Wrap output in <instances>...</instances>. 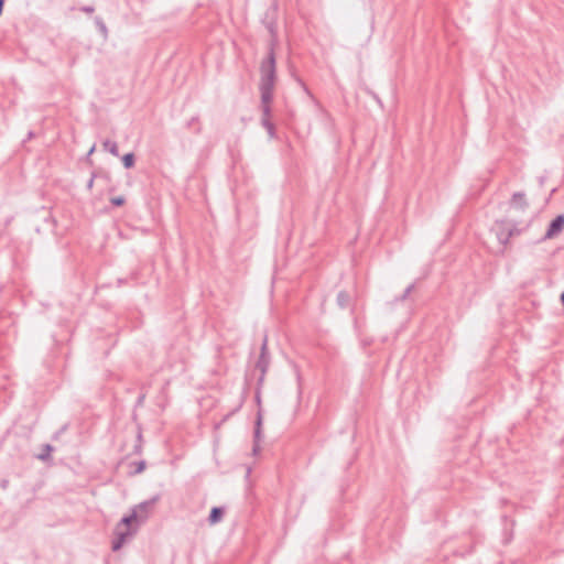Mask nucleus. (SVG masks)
Listing matches in <instances>:
<instances>
[{"label": "nucleus", "instance_id": "nucleus-15", "mask_svg": "<svg viewBox=\"0 0 564 564\" xmlns=\"http://www.w3.org/2000/svg\"><path fill=\"white\" fill-rule=\"evenodd\" d=\"M95 24L98 28L99 32L105 37H107V35H108V28H107L106 23L104 22V20L100 17H96L95 18Z\"/></svg>", "mask_w": 564, "mask_h": 564}, {"label": "nucleus", "instance_id": "nucleus-1", "mask_svg": "<svg viewBox=\"0 0 564 564\" xmlns=\"http://www.w3.org/2000/svg\"><path fill=\"white\" fill-rule=\"evenodd\" d=\"M276 80V70H273L272 63L264 67V70H260V109L262 112L261 120H271V104L273 100V91Z\"/></svg>", "mask_w": 564, "mask_h": 564}, {"label": "nucleus", "instance_id": "nucleus-13", "mask_svg": "<svg viewBox=\"0 0 564 564\" xmlns=\"http://www.w3.org/2000/svg\"><path fill=\"white\" fill-rule=\"evenodd\" d=\"M102 147L106 151H108L109 153H111L112 155L115 156H118L119 155V150H118V144L117 142L115 141H111V140H105L102 142Z\"/></svg>", "mask_w": 564, "mask_h": 564}, {"label": "nucleus", "instance_id": "nucleus-7", "mask_svg": "<svg viewBox=\"0 0 564 564\" xmlns=\"http://www.w3.org/2000/svg\"><path fill=\"white\" fill-rule=\"evenodd\" d=\"M564 229V214L557 215L549 225L540 241H545L558 236Z\"/></svg>", "mask_w": 564, "mask_h": 564}, {"label": "nucleus", "instance_id": "nucleus-8", "mask_svg": "<svg viewBox=\"0 0 564 564\" xmlns=\"http://www.w3.org/2000/svg\"><path fill=\"white\" fill-rule=\"evenodd\" d=\"M510 206L517 209L525 210L529 207L525 194L523 192L513 193L510 200Z\"/></svg>", "mask_w": 564, "mask_h": 564}, {"label": "nucleus", "instance_id": "nucleus-5", "mask_svg": "<svg viewBox=\"0 0 564 564\" xmlns=\"http://www.w3.org/2000/svg\"><path fill=\"white\" fill-rule=\"evenodd\" d=\"M269 366H270V354H269V350H268V335H264L263 339H262V343H261V347H260V355H259V358H258V360L256 362V369H258L260 371V376L258 378V391H257V394H256V400H257L258 403H260L259 389H260V387L262 386V383L264 381V377L267 375Z\"/></svg>", "mask_w": 564, "mask_h": 564}, {"label": "nucleus", "instance_id": "nucleus-20", "mask_svg": "<svg viewBox=\"0 0 564 564\" xmlns=\"http://www.w3.org/2000/svg\"><path fill=\"white\" fill-rule=\"evenodd\" d=\"M145 468V462L144 460H141L137 464V468L134 470V474H140L144 470Z\"/></svg>", "mask_w": 564, "mask_h": 564}, {"label": "nucleus", "instance_id": "nucleus-29", "mask_svg": "<svg viewBox=\"0 0 564 564\" xmlns=\"http://www.w3.org/2000/svg\"><path fill=\"white\" fill-rule=\"evenodd\" d=\"M561 303H562V305H563V307H564V291H563V292H562V294H561Z\"/></svg>", "mask_w": 564, "mask_h": 564}, {"label": "nucleus", "instance_id": "nucleus-30", "mask_svg": "<svg viewBox=\"0 0 564 564\" xmlns=\"http://www.w3.org/2000/svg\"><path fill=\"white\" fill-rule=\"evenodd\" d=\"M122 284H124V281L122 279H119L118 280V285H122Z\"/></svg>", "mask_w": 564, "mask_h": 564}, {"label": "nucleus", "instance_id": "nucleus-16", "mask_svg": "<svg viewBox=\"0 0 564 564\" xmlns=\"http://www.w3.org/2000/svg\"><path fill=\"white\" fill-rule=\"evenodd\" d=\"M296 83L303 88V90L305 91V94L307 96H310L314 101L315 104L319 107V104L317 102V100L314 98V96L312 95L311 90L308 89V87L306 86V84L300 78V77H296L295 78Z\"/></svg>", "mask_w": 564, "mask_h": 564}, {"label": "nucleus", "instance_id": "nucleus-12", "mask_svg": "<svg viewBox=\"0 0 564 564\" xmlns=\"http://www.w3.org/2000/svg\"><path fill=\"white\" fill-rule=\"evenodd\" d=\"M261 126L267 130L270 139L276 138L275 126L271 120H261Z\"/></svg>", "mask_w": 564, "mask_h": 564}, {"label": "nucleus", "instance_id": "nucleus-3", "mask_svg": "<svg viewBox=\"0 0 564 564\" xmlns=\"http://www.w3.org/2000/svg\"><path fill=\"white\" fill-rule=\"evenodd\" d=\"M133 521L139 522L137 510H132L131 514L124 516L117 524L115 532L116 538L113 539L111 545L112 551H119L126 542V539L134 533V531L131 530V523Z\"/></svg>", "mask_w": 564, "mask_h": 564}, {"label": "nucleus", "instance_id": "nucleus-9", "mask_svg": "<svg viewBox=\"0 0 564 564\" xmlns=\"http://www.w3.org/2000/svg\"><path fill=\"white\" fill-rule=\"evenodd\" d=\"M225 514V508L224 507H213L209 516H208V522L210 525H214L221 521L223 517Z\"/></svg>", "mask_w": 564, "mask_h": 564}, {"label": "nucleus", "instance_id": "nucleus-19", "mask_svg": "<svg viewBox=\"0 0 564 564\" xmlns=\"http://www.w3.org/2000/svg\"><path fill=\"white\" fill-rule=\"evenodd\" d=\"M110 203L116 207H120L126 203V198L123 196H116L110 199Z\"/></svg>", "mask_w": 564, "mask_h": 564}, {"label": "nucleus", "instance_id": "nucleus-2", "mask_svg": "<svg viewBox=\"0 0 564 564\" xmlns=\"http://www.w3.org/2000/svg\"><path fill=\"white\" fill-rule=\"evenodd\" d=\"M527 228L528 225L522 226L521 223L506 218L496 220L494 230L500 245L506 247L512 237L521 235Z\"/></svg>", "mask_w": 564, "mask_h": 564}, {"label": "nucleus", "instance_id": "nucleus-11", "mask_svg": "<svg viewBox=\"0 0 564 564\" xmlns=\"http://www.w3.org/2000/svg\"><path fill=\"white\" fill-rule=\"evenodd\" d=\"M53 451H54V447L51 444H44L42 446L41 453L36 457H37V459H40L42 462H46V460L51 459V454Z\"/></svg>", "mask_w": 564, "mask_h": 564}, {"label": "nucleus", "instance_id": "nucleus-22", "mask_svg": "<svg viewBox=\"0 0 564 564\" xmlns=\"http://www.w3.org/2000/svg\"><path fill=\"white\" fill-rule=\"evenodd\" d=\"M80 11L89 14L95 11V8L93 6H84L80 8Z\"/></svg>", "mask_w": 564, "mask_h": 564}, {"label": "nucleus", "instance_id": "nucleus-17", "mask_svg": "<svg viewBox=\"0 0 564 564\" xmlns=\"http://www.w3.org/2000/svg\"><path fill=\"white\" fill-rule=\"evenodd\" d=\"M414 289V284H410L405 290L404 292L402 293V295L400 297H397L395 301H404L408 299V296L411 294V292L413 291Z\"/></svg>", "mask_w": 564, "mask_h": 564}, {"label": "nucleus", "instance_id": "nucleus-6", "mask_svg": "<svg viewBox=\"0 0 564 564\" xmlns=\"http://www.w3.org/2000/svg\"><path fill=\"white\" fill-rule=\"evenodd\" d=\"M160 500V495H155L152 498L144 500L137 505L133 510H137L138 519L140 523L145 522L149 516L152 513L155 503Z\"/></svg>", "mask_w": 564, "mask_h": 564}, {"label": "nucleus", "instance_id": "nucleus-23", "mask_svg": "<svg viewBox=\"0 0 564 564\" xmlns=\"http://www.w3.org/2000/svg\"><path fill=\"white\" fill-rule=\"evenodd\" d=\"M95 177H96V174H95V173H93V174H91V176H90V178H89V180H88V182H87V189H88V191H91V188H93V186H94Z\"/></svg>", "mask_w": 564, "mask_h": 564}, {"label": "nucleus", "instance_id": "nucleus-28", "mask_svg": "<svg viewBox=\"0 0 564 564\" xmlns=\"http://www.w3.org/2000/svg\"><path fill=\"white\" fill-rule=\"evenodd\" d=\"M7 486H8V480H2L1 481V487L2 488H7Z\"/></svg>", "mask_w": 564, "mask_h": 564}, {"label": "nucleus", "instance_id": "nucleus-31", "mask_svg": "<svg viewBox=\"0 0 564 564\" xmlns=\"http://www.w3.org/2000/svg\"><path fill=\"white\" fill-rule=\"evenodd\" d=\"M94 150H95V145L89 150L88 155L93 154Z\"/></svg>", "mask_w": 564, "mask_h": 564}, {"label": "nucleus", "instance_id": "nucleus-26", "mask_svg": "<svg viewBox=\"0 0 564 564\" xmlns=\"http://www.w3.org/2000/svg\"><path fill=\"white\" fill-rule=\"evenodd\" d=\"M198 121V117H193L189 121H188V126H192L194 122Z\"/></svg>", "mask_w": 564, "mask_h": 564}, {"label": "nucleus", "instance_id": "nucleus-24", "mask_svg": "<svg viewBox=\"0 0 564 564\" xmlns=\"http://www.w3.org/2000/svg\"><path fill=\"white\" fill-rule=\"evenodd\" d=\"M66 429H67V425L62 426V427H61V430H59V431H57V432L54 434L53 438H54V440H57V438L59 437V435L66 431Z\"/></svg>", "mask_w": 564, "mask_h": 564}, {"label": "nucleus", "instance_id": "nucleus-14", "mask_svg": "<svg viewBox=\"0 0 564 564\" xmlns=\"http://www.w3.org/2000/svg\"><path fill=\"white\" fill-rule=\"evenodd\" d=\"M122 164L126 169H132L135 164V155L132 152L126 153L122 156Z\"/></svg>", "mask_w": 564, "mask_h": 564}, {"label": "nucleus", "instance_id": "nucleus-25", "mask_svg": "<svg viewBox=\"0 0 564 564\" xmlns=\"http://www.w3.org/2000/svg\"><path fill=\"white\" fill-rule=\"evenodd\" d=\"M144 399H145V394L144 393L140 394L138 398L137 404L141 405L143 403Z\"/></svg>", "mask_w": 564, "mask_h": 564}, {"label": "nucleus", "instance_id": "nucleus-18", "mask_svg": "<svg viewBox=\"0 0 564 564\" xmlns=\"http://www.w3.org/2000/svg\"><path fill=\"white\" fill-rule=\"evenodd\" d=\"M261 440V430L259 429H254V446H253V452H258L259 449V442Z\"/></svg>", "mask_w": 564, "mask_h": 564}, {"label": "nucleus", "instance_id": "nucleus-10", "mask_svg": "<svg viewBox=\"0 0 564 564\" xmlns=\"http://www.w3.org/2000/svg\"><path fill=\"white\" fill-rule=\"evenodd\" d=\"M337 305L345 310L351 304V296L347 291H339L336 297Z\"/></svg>", "mask_w": 564, "mask_h": 564}, {"label": "nucleus", "instance_id": "nucleus-4", "mask_svg": "<svg viewBox=\"0 0 564 564\" xmlns=\"http://www.w3.org/2000/svg\"><path fill=\"white\" fill-rule=\"evenodd\" d=\"M263 23L270 34V40L268 44V55L261 62L260 70H264V67L269 66L270 62L272 63L273 70H276L275 47L279 44L276 21L273 18H267Z\"/></svg>", "mask_w": 564, "mask_h": 564}, {"label": "nucleus", "instance_id": "nucleus-21", "mask_svg": "<svg viewBox=\"0 0 564 564\" xmlns=\"http://www.w3.org/2000/svg\"><path fill=\"white\" fill-rule=\"evenodd\" d=\"M261 424H262V414L261 412L259 411L258 414H257V420H256V426L254 429H259L261 430Z\"/></svg>", "mask_w": 564, "mask_h": 564}, {"label": "nucleus", "instance_id": "nucleus-27", "mask_svg": "<svg viewBox=\"0 0 564 564\" xmlns=\"http://www.w3.org/2000/svg\"><path fill=\"white\" fill-rule=\"evenodd\" d=\"M4 0H0V15L2 14Z\"/></svg>", "mask_w": 564, "mask_h": 564}]
</instances>
